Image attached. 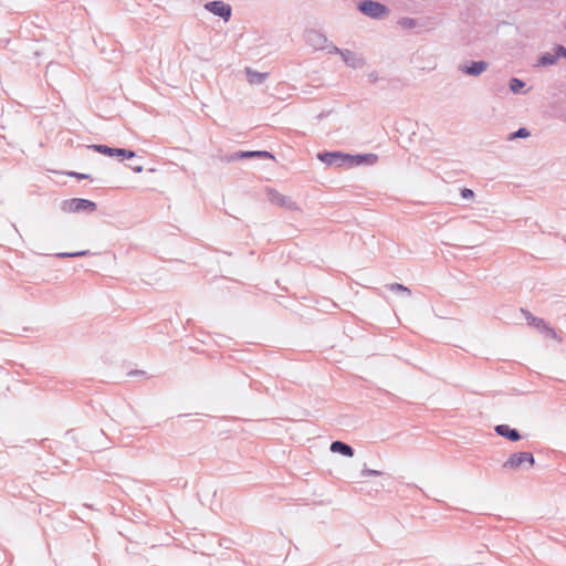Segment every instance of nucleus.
<instances>
[{
	"mask_svg": "<svg viewBox=\"0 0 566 566\" xmlns=\"http://www.w3.org/2000/svg\"><path fill=\"white\" fill-rule=\"evenodd\" d=\"M460 195L465 200L472 199L474 197L473 190H471L469 188H462L461 191H460Z\"/></svg>",
	"mask_w": 566,
	"mask_h": 566,
	"instance_id": "bb28decb",
	"label": "nucleus"
},
{
	"mask_svg": "<svg viewBox=\"0 0 566 566\" xmlns=\"http://www.w3.org/2000/svg\"><path fill=\"white\" fill-rule=\"evenodd\" d=\"M305 36L306 42L316 50L324 49L327 43V38L317 30H308Z\"/></svg>",
	"mask_w": 566,
	"mask_h": 566,
	"instance_id": "9b49d317",
	"label": "nucleus"
},
{
	"mask_svg": "<svg viewBox=\"0 0 566 566\" xmlns=\"http://www.w3.org/2000/svg\"><path fill=\"white\" fill-rule=\"evenodd\" d=\"M245 73H247L248 82L252 85L262 84L269 75L268 73H261V72L254 71L250 67L245 69Z\"/></svg>",
	"mask_w": 566,
	"mask_h": 566,
	"instance_id": "2eb2a0df",
	"label": "nucleus"
},
{
	"mask_svg": "<svg viewBox=\"0 0 566 566\" xmlns=\"http://www.w3.org/2000/svg\"><path fill=\"white\" fill-rule=\"evenodd\" d=\"M340 56L348 66L354 69L361 67L364 64V60L350 50H344V52H340Z\"/></svg>",
	"mask_w": 566,
	"mask_h": 566,
	"instance_id": "4468645a",
	"label": "nucleus"
},
{
	"mask_svg": "<svg viewBox=\"0 0 566 566\" xmlns=\"http://www.w3.org/2000/svg\"><path fill=\"white\" fill-rule=\"evenodd\" d=\"M67 175L70 177H74V178H77V179H88L90 178V175L81 174V172H76V171H70V172H67Z\"/></svg>",
	"mask_w": 566,
	"mask_h": 566,
	"instance_id": "cd10ccee",
	"label": "nucleus"
},
{
	"mask_svg": "<svg viewBox=\"0 0 566 566\" xmlns=\"http://www.w3.org/2000/svg\"><path fill=\"white\" fill-rule=\"evenodd\" d=\"M91 252L88 250L77 251V252H60L56 253L55 256L60 259L64 258H80L88 255Z\"/></svg>",
	"mask_w": 566,
	"mask_h": 566,
	"instance_id": "412c9836",
	"label": "nucleus"
},
{
	"mask_svg": "<svg viewBox=\"0 0 566 566\" xmlns=\"http://www.w3.org/2000/svg\"><path fill=\"white\" fill-rule=\"evenodd\" d=\"M135 156H136L135 151H133L130 149H126V148H120L117 157H119L120 160H124V159H132Z\"/></svg>",
	"mask_w": 566,
	"mask_h": 566,
	"instance_id": "5701e85b",
	"label": "nucleus"
},
{
	"mask_svg": "<svg viewBox=\"0 0 566 566\" xmlns=\"http://www.w3.org/2000/svg\"><path fill=\"white\" fill-rule=\"evenodd\" d=\"M94 151L108 157H117L120 148L111 147L103 144H94L90 146Z\"/></svg>",
	"mask_w": 566,
	"mask_h": 566,
	"instance_id": "dca6fc26",
	"label": "nucleus"
},
{
	"mask_svg": "<svg viewBox=\"0 0 566 566\" xmlns=\"http://www.w3.org/2000/svg\"><path fill=\"white\" fill-rule=\"evenodd\" d=\"M317 159L327 166L348 168L347 154L342 151H321Z\"/></svg>",
	"mask_w": 566,
	"mask_h": 566,
	"instance_id": "39448f33",
	"label": "nucleus"
},
{
	"mask_svg": "<svg viewBox=\"0 0 566 566\" xmlns=\"http://www.w3.org/2000/svg\"><path fill=\"white\" fill-rule=\"evenodd\" d=\"M490 91L496 95L505 92V86L502 83H493L490 86Z\"/></svg>",
	"mask_w": 566,
	"mask_h": 566,
	"instance_id": "393cba45",
	"label": "nucleus"
},
{
	"mask_svg": "<svg viewBox=\"0 0 566 566\" xmlns=\"http://www.w3.org/2000/svg\"><path fill=\"white\" fill-rule=\"evenodd\" d=\"M128 167L134 171V172H142L144 170V167L142 165H128Z\"/></svg>",
	"mask_w": 566,
	"mask_h": 566,
	"instance_id": "c85d7f7f",
	"label": "nucleus"
},
{
	"mask_svg": "<svg viewBox=\"0 0 566 566\" xmlns=\"http://www.w3.org/2000/svg\"><path fill=\"white\" fill-rule=\"evenodd\" d=\"M525 85V82L517 77H512L509 82V88L514 94L521 93Z\"/></svg>",
	"mask_w": 566,
	"mask_h": 566,
	"instance_id": "6ab92c4d",
	"label": "nucleus"
},
{
	"mask_svg": "<svg viewBox=\"0 0 566 566\" xmlns=\"http://www.w3.org/2000/svg\"><path fill=\"white\" fill-rule=\"evenodd\" d=\"M521 311H522V313L524 314V317H525V319L527 321V324H528L530 326H535V327H537V328L543 327V328L547 332V334H552V335H554V334H555L554 329H553V328H551V327H548V326L546 325V323H545V321H544L543 318H539V317H536V316L532 315V314H531L528 311H526V310H523V308H522Z\"/></svg>",
	"mask_w": 566,
	"mask_h": 566,
	"instance_id": "ddd939ff",
	"label": "nucleus"
},
{
	"mask_svg": "<svg viewBox=\"0 0 566 566\" xmlns=\"http://www.w3.org/2000/svg\"><path fill=\"white\" fill-rule=\"evenodd\" d=\"M378 161V156L376 154H356L350 155L347 154V163L348 168L356 167V166H373Z\"/></svg>",
	"mask_w": 566,
	"mask_h": 566,
	"instance_id": "1a4fd4ad",
	"label": "nucleus"
},
{
	"mask_svg": "<svg viewBox=\"0 0 566 566\" xmlns=\"http://www.w3.org/2000/svg\"><path fill=\"white\" fill-rule=\"evenodd\" d=\"M555 63H557V55L554 52H546L538 60V64L542 66L554 65Z\"/></svg>",
	"mask_w": 566,
	"mask_h": 566,
	"instance_id": "a211bd4d",
	"label": "nucleus"
},
{
	"mask_svg": "<svg viewBox=\"0 0 566 566\" xmlns=\"http://www.w3.org/2000/svg\"><path fill=\"white\" fill-rule=\"evenodd\" d=\"M250 158H260V159H274V155L268 150H240L233 154L227 155L222 158V160L227 163L237 161L240 159H250Z\"/></svg>",
	"mask_w": 566,
	"mask_h": 566,
	"instance_id": "20e7f679",
	"label": "nucleus"
},
{
	"mask_svg": "<svg viewBox=\"0 0 566 566\" xmlns=\"http://www.w3.org/2000/svg\"><path fill=\"white\" fill-rule=\"evenodd\" d=\"M203 8L210 13L223 19V21H229L232 15V8L230 4L221 1L213 0L205 3Z\"/></svg>",
	"mask_w": 566,
	"mask_h": 566,
	"instance_id": "423d86ee",
	"label": "nucleus"
},
{
	"mask_svg": "<svg viewBox=\"0 0 566 566\" xmlns=\"http://www.w3.org/2000/svg\"><path fill=\"white\" fill-rule=\"evenodd\" d=\"M97 206L94 201L83 198H72L63 200L61 209L67 213H92L96 210Z\"/></svg>",
	"mask_w": 566,
	"mask_h": 566,
	"instance_id": "f03ea898",
	"label": "nucleus"
},
{
	"mask_svg": "<svg viewBox=\"0 0 566 566\" xmlns=\"http://www.w3.org/2000/svg\"><path fill=\"white\" fill-rule=\"evenodd\" d=\"M329 450L333 453H339L344 457L352 458L355 454V450L352 446L340 440H335L331 443Z\"/></svg>",
	"mask_w": 566,
	"mask_h": 566,
	"instance_id": "f8f14e48",
	"label": "nucleus"
},
{
	"mask_svg": "<svg viewBox=\"0 0 566 566\" xmlns=\"http://www.w3.org/2000/svg\"><path fill=\"white\" fill-rule=\"evenodd\" d=\"M398 24L403 29H413L417 27V20L412 18H401Z\"/></svg>",
	"mask_w": 566,
	"mask_h": 566,
	"instance_id": "4be33fe9",
	"label": "nucleus"
},
{
	"mask_svg": "<svg viewBox=\"0 0 566 566\" xmlns=\"http://www.w3.org/2000/svg\"><path fill=\"white\" fill-rule=\"evenodd\" d=\"M357 9L360 13L371 19H382L389 13L387 6L374 0L360 1L357 6Z\"/></svg>",
	"mask_w": 566,
	"mask_h": 566,
	"instance_id": "7ed1b4c3",
	"label": "nucleus"
},
{
	"mask_svg": "<svg viewBox=\"0 0 566 566\" xmlns=\"http://www.w3.org/2000/svg\"><path fill=\"white\" fill-rule=\"evenodd\" d=\"M332 52L337 53V54L340 55V52H344V50H342V49H339V48H337L335 45H332L331 50H329V53H332Z\"/></svg>",
	"mask_w": 566,
	"mask_h": 566,
	"instance_id": "2f4dec72",
	"label": "nucleus"
},
{
	"mask_svg": "<svg viewBox=\"0 0 566 566\" xmlns=\"http://www.w3.org/2000/svg\"><path fill=\"white\" fill-rule=\"evenodd\" d=\"M528 136H531V132L526 127H520L516 132H513L509 135L507 140L527 138Z\"/></svg>",
	"mask_w": 566,
	"mask_h": 566,
	"instance_id": "aec40b11",
	"label": "nucleus"
},
{
	"mask_svg": "<svg viewBox=\"0 0 566 566\" xmlns=\"http://www.w3.org/2000/svg\"><path fill=\"white\" fill-rule=\"evenodd\" d=\"M368 80L370 83H376L378 80V74L376 72H373L368 75Z\"/></svg>",
	"mask_w": 566,
	"mask_h": 566,
	"instance_id": "c756f323",
	"label": "nucleus"
},
{
	"mask_svg": "<svg viewBox=\"0 0 566 566\" xmlns=\"http://www.w3.org/2000/svg\"><path fill=\"white\" fill-rule=\"evenodd\" d=\"M494 431L497 436L512 442H516L522 439L520 431L517 429L511 428L509 424H497L494 427Z\"/></svg>",
	"mask_w": 566,
	"mask_h": 566,
	"instance_id": "9d476101",
	"label": "nucleus"
},
{
	"mask_svg": "<svg viewBox=\"0 0 566 566\" xmlns=\"http://www.w3.org/2000/svg\"><path fill=\"white\" fill-rule=\"evenodd\" d=\"M360 475L363 478H367V476H378V475H381V472L378 471V470H373V469H363L361 472H360Z\"/></svg>",
	"mask_w": 566,
	"mask_h": 566,
	"instance_id": "b1692460",
	"label": "nucleus"
},
{
	"mask_svg": "<svg viewBox=\"0 0 566 566\" xmlns=\"http://www.w3.org/2000/svg\"><path fill=\"white\" fill-rule=\"evenodd\" d=\"M554 54L557 55V61L560 59V57H566V48L560 45V44H557L555 48H554Z\"/></svg>",
	"mask_w": 566,
	"mask_h": 566,
	"instance_id": "a878e982",
	"label": "nucleus"
},
{
	"mask_svg": "<svg viewBox=\"0 0 566 566\" xmlns=\"http://www.w3.org/2000/svg\"><path fill=\"white\" fill-rule=\"evenodd\" d=\"M386 287L389 291H391L392 293H396V294H399L402 296L409 297L411 295V291L407 286H405L400 283H391V284L386 285Z\"/></svg>",
	"mask_w": 566,
	"mask_h": 566,
	"instance_id": "f3484780",
	"label": "nucleus"
},
{
	"mask_svg": "<svg viewBox=\"0 0 566 566\" xmlns=\"http://www.w3.org/2000/svg\"><path fill=\"white\" fill-rule=\"evenodd\" d=\"M535 458L532 452L522 451L512 453L502 464L504 470L528 469L534 467Z\"/></svg>",
	"mask_w": 566,
	"mask_h": 566,
	"instance_id": "f257e3e1",
	"label": "nucleus"
},
{
	"mask_svg": "<svg viewBox=\"0 0 566 566\" xmlns=\"http://www.w3.org/2000/svg\"><path fill=\"white\" fill-rule=\"evenodd\" d=\"M268 197L271 203L276 205L279 207H283L287 210L298 209L295 201H293L290 197L284 196L274 189H270L268 191Z\"/></svg>",
	"mask_w": 566,
	"mask_h": 566,
	"instance_id": "6e6552de",
	"label": "nucleus"
},
{
	"mask_svg": "<svg viewBox=\"0 0 566 566\" xmlns=\"http://www.w3.org/2000/svg\"><path fill=\"white\" fill-rule=\"evenodd\" d=\"M129 376H143L145 375V371L143 370H132L128 373Z\"/></svg>",
	"mask_w": 566,
	"mask_h": 566,
	"instance_id": "7c9ffc66",
	"label": "nucleus"
},
{
	"mask_svg": "<svg viewBox=\"0 0 566 566\" xmlns=\"http://www.w3.org/2000/svg\"><path fill=\"white\" fill-rule=\"evenodd\" d=\"M489 67V63L486 61H469L459 65L458 70L470 76H479L483 72H485Z\"/></svg>",
	"mask_w": 566,
	"mask_h": 566,
	"instance_id": "0eeeda50",
	"label": "nucleus"
}]
</instances>
